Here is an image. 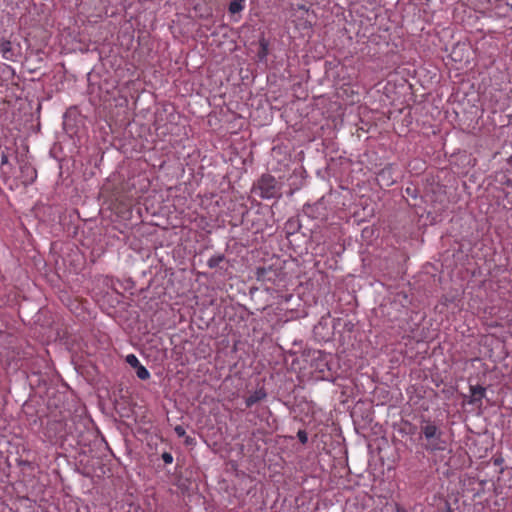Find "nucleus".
Here are the masks:
<instances>
[{"mask_svg":"<svg viewBox=\"0 0 512 512\" xmlns=\"http://www.w3.org/2000/svg\"><path fill=\"white\" fill-rule=\"evenodd\" d=\"M407 193L412 194V191H410V188H407Z\"/></svg>","mask_w":512,"mask_h":512,"instance_id":"obj_16","label":"nucleus"},{"mask_svg":"<svg viewBox=\"0 0 512 512\" xmlns=\"http://www.w3.org/2000/svg\"><path fill=\"white\" fill-rule=\"evenodd\" d=\"M266 397H267V393H266L265 389L263 387L259 388V389L255 390L252 394H250L245 399L246 407L250 408L253 405H255L256 403L264 400Z\"/></svg>","mask_w":512,"mask_h":512,"instance_id":"obj_5","label":"nucleus"},{"mask_svg":"<svg viewBox=\"0 0 512 512\" xmlns=\"http://www.w3.org/2000/svg\"><path fill=\"white\" fill-rule=\"evenodd\" d=\"M396 512H408L404 507L396 505Z\"/></svg>","mask_w":512,"mask_h":512,"instance_id":"obj_15","label":"nucleus"},{"mask_svg":"<svg viewBox=\"0 0 512 512\" xmlns=\"http://www.w3.org/2000/svg\"><path fill=\"white\" fill-rule=\"evenodd\" d=\"M407 193L412 194V191H410V188H407Z\"/></svg>","mask_w":512,"mask_h":512,"instance_id":"obj_17","label":"nucleus"},{"mask_svg":"<svg viewBox=\"0 0 512 512\" xmlns=\"http://www.w3.org/2000/svg\"><path fill=\"white\" fill-rule=\"evenodd\" d=\"M20 172L21 181L25 186L32 184L37 178L36 169L29 163L21 164Z\"/></svg>","mask_w":512,"mask_h":512,"instance_id":"obj_4","label":"nucleus"},{"mask_svg":"<svg viewBox=\"0 0 512 512\" xmlns=\"http://www.w3.org/2000/svg\"><path fill=\"white\" fill-rule=\"evenodd\" d=\"M136 375L141 380H147L150 377V372L140 364L136 367Z\"/></svg>","mask_w":512,"mask_h":512,"instance_id":"obj_10","label":"nucleus"},{"mask_svg":"<svg viewBox=\"0 0 512 512\" xmlns=\"http://www.w3.org/2000/svg\"><path fill=\"white\" fill-rule=\"evenodd\" d=\"M448 512H451V511H448Z\"/></svg>","mask_w":512,"mask_h":512,"instance_id":"obj_18","label":"nucleus"},{"mask_svg":"<svg viewBox=\"0 0 512 512\" xmlns=\"http://www.w3.org/2000/svg\"><path fill=\"white\" fill-rule=\"evenodd\" d=\"M0 173L4 175H8L11 171V164L9 163L8 155L5 151H1L0 153Z\"/></svg>","mask_w":512,"mask_h":512,"instance_id":"obj_7","label":"nucleus"},{"mask_svg":"<svg viewBox=\"0 0 512 512\" xmlns=\"http://www.w3.org/2000/svg\"><path fill=\"white\" fill-rule=\"evenodd\" d=\"M298 439L301 443L305 444L308 441V437L305 431L299 430L297 433Z\"/></svg>","mask_w":512,"mask_h":512,"instance_id":"obj_14","label":"nucleus"},{"mask_svg":"<svg viewBox=\"0 0 512 512\" xmlns=\"http://www.w3.org/2000/svg\"><path fill=\"white\" fill-rule=\"evenodd\" d=\"M257 189L263 199H272L280 196V188L276 179L270 174H264L258 181Z\"/></svg>","mask_w":512,"mask_h":512,"instance_id":"obj_2","label":"nucleus"},{"mask_svg":"<svg viewBox=\"0 0 512 512\" xmlns=\"http://www.w3.org/2000/svg\"><path fill=\"white\" fill-rule=\"evenodd\" d=\"M162 460L164 461L165 464H171L173 462V456L169 452H164L162 454Z\"/></svg>","mask_w":512,"mask_h":512,"instance_id":"obj_12","label":"nucleus"},{"mask_svg":"<svg viewBox=\"0 0 512 512\" xmlns=\"http://www.w3.org/2000/svg\"><path fill=\"white\" fill-rule=\"evenodd\" d=\"M245 7V0H231L229 4V12L232 14L241 12Z\"/></svg>","mask_w":512,"mask_h":512,"instance_id":"obj_8","label":"nucleus"},{"mask_svg":"<svg viewBox=\"0 0 512 512\" xmlns=\"http://www.w3.org/2000/svg\"><path fill=\"white\" fill-rule=\"evenodd\" d=\"M421 426V433L426 439L425 449L430 453L444 451L447 442L443 439V432L440 428L430 420H424Z\"/></svg>","mask_w":512,"mask_h":512,"instance_id":"obj_1","label":"nucleus"},{"mask_svg":"<svg viewBox=\"0 0 512 512\" xmlns=\"http://www.w3.org/2000/svg\"><path fill=\"white\" fill-rule=\"evenodd\" d=\"M174 432L176 433V435H177L178 437H184V436H185V434H186V431H185L184 427H183V426H181V425H177V426H175V428H174Z\"/></svg>","mask_w":512,"mask_h":512,"instance_id":"obj_13","label":"nucleus"},{"mask_svg":"<svg viewBox=\"0 0 512 512\" xmlns=\"http://www.w3.org/2000/svg\"><path fill=\"white\" fill-rule=\"evenodd\" d=\"M0 55L7 61L15 62L21 55V47L18 43L2 37L0 38Z\"/></svg>","mask_w":512,"mask_h":512,"instance_id":"obj_3","label":"nucleus"},{"mask_svg":"<svg viewBox=\"0 0 512 512\" xmlns=\"http://www.w3.org/2000/svg\"><path fill=\"white\" fill-rule=\"evenodd\" d=\"M126 362L134 368L140 365L138 358L134 354H128L126 356Z\"/></svg>","mask_w":512,"mask_h":512,"instance_id":"obj_11","label":"nucleus"},{"mask_svg":"<svg viewBox=\"0 0 512 512\" xmlns=\"http://www.w3.org/2000/svg\"><path fill=\"white\" fill-rule=\"evenodd\" d=\"M225 260V255L224 254H221V253H218V254H215L213 256H211L208 261H207V265L209 268L213 269V268H216L219 266V264L221 262H223Z\"/></svg>","mask_w":512,"mask_h":512,"instance_id":"obj_9","label":"nucleus"},{"mask_svg":"<svg viewBox=\"0 0 512 512\" xmlns=\"http://www.w3.org/2000/svg\"><path fill=\"white\" fill-rule=\"evenodd\" d=\"M470 392H471V396H472V399L470 402L475 403V402L481 401L482 398H484L486 390L484 387L477 385V386H471Z\"/></svg>","mask_w":512,"mask_h":512,"instance_id":"obj_6","label":"nucleus"}]
</instances>
